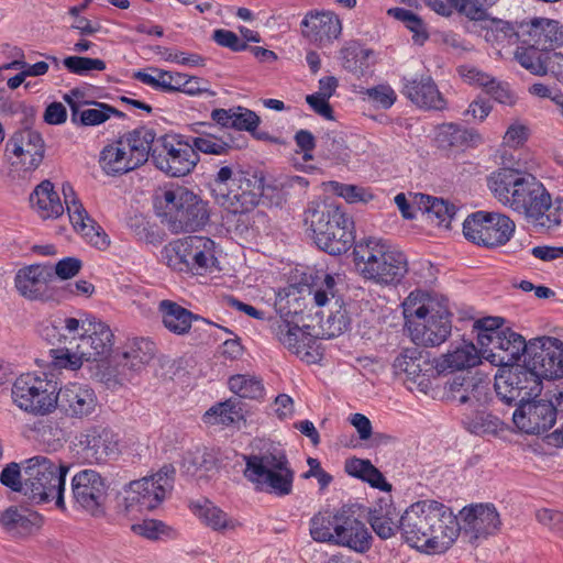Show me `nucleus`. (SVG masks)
<instances>
[{"instance_id": "nucleus-1", "label": "nucleus", "mask_w": 563, "mask_h": 563, "mask_svg": "<svg viewBox=\"0 0 563 563\" xmlns=\"http://www.w3.org/2000/svg\"><path fill=\"white\" fill-rule=\"evenodd\" d=\"M399 529L410 547L427 554H438L454 543L462 528L449 506L424 499L407 508Z\"/></svg>"}, {"instance_id": "nucleus-2", "label": "nucleus", "mask_w": 563, "mask_h": 563, "mask_svg": "<svg viewBox=\"0 0 563 563\" xmlns=\"http://www.w3.org/2000/svg\"><path fill=\"white\" fill-rule=\"evenodd\" d=\"M64 203L59 195L54 190L49 180H43L30 195V203L36 214L44 219H56L64 213L66 207L69 220L74 229L95 245L110 244L108 234L92 220L84 209L69 184L63 185Z\"/></svg>"}, {"instance_id": "nucleus-3", "label": "nucleus", "mask_w": 563, "mask_h": 563, "mask_svg": "<svg viewBox=\"0 0 563 563\" xmlns=\"http://www.w3.org/2000/svg\"><path fill=\"white\" fill-rule=\"evenodd\" d=\"M242 459L245 463L243 476L255 492L278 498L292 493L296 473L284 450L268 448L258 453L244 454Z\"/></svg>"}, {"instance_id": "nucleus-4", "label": "nucleus", "mask_w": 563, "mask_h": 563, "mask_svg": "<svg viewBox=\"0 0 563 563\" xmlns=\"http://www.w3.org/2000/svg\"><path fill=\"white\" fill-rule=\"evenodd\" d=\"M311 538L317 542L347 548L365 553L372 548V534L353 511L343 507L335 512H318L309 523Z\"/></svg>"}, {"instance_id": "nucleus-5", "label": "nucleus", "mask_w": 563, "mask_h": 563, "mask_svg": "<svg viewBox=\"0 0 563 563\" xmlns=\"http://www.w3.org/2000/svg\"><path fill=\"white\" fill-rule=\"evenodd\" d=\"M22 468L24 496L35 504L54 501L57 508H66L64 494L69 463L58 457L35 455L24 460Z\"/></svg>"}, {"instance_id": "nucleus-6", "label": "nucleus", "mask_w": 563, "mask_h": 563, "mask_svg": "<svg viewBox=\"0 0 563 563\" xmlns=\"http://www.w3.org/2000/svg\"><path fill=\"white\" fill-rule=\"evenodd\" d=\"M154 139V130L147 126L123 134L101 150L100 168L109 176H118L140 167L147 162Z\"/></svg>"}, {"instance_id": "nucleus-7", "label": "nucleus", "mask_w": 563, "mask_h": 563, "mask_svg": "<svg viewBox=\"0 0 563 563\" xmlns=\"http://www.w3.org/2000/svg\"><path fill=\"white\" fill-rule=\"evenodd\" d=\"M154 206L174 233L196 231L209 220L208 203L184 187L163 191Z\"/></svg>"}, {"instance_id": "nucleus-8", "label": "nucleus", "mask_w": 563, "mask_h": 563, "mask_svg": "<svg viewBox=\"0 0 563 563\" xmlns=\"http://www.w3.org/2000/svg\"><path fill=\"white\" fill-rule=\"evenodd\" d=\"M305 223L316 246H330L334 242L353 246L355 243L353 221L333 201H310L305 210Z\"/></svg>"}, {"instance_id": "nucleus-9", "label": "nucleus", "mask_w": 563, "mask_h": 563, "mask_svg": "<svg viewBox=\"0 0 563 563\" xmlns=\"http://www.w3.org/2000/svg\"><path fill=\"white\" fill-rule=\"evenodd\" d=\"M216 202L231 214L252 211L262 196V181L230 166L221 167L213 180Z\"/></svg>"}, {"instance_id": "nucleus-10", "label": "nucleus", "mask_w": 563, "mask_h": 563, "mask_svg": "<svg viewBox=\"0 0 563 563\" xmlns=\"http://www.w3.org/2000/svg\"><path fill=\"white\" fill-rule=\"evenodd\" d=\"M57 382L46 373L29 372L18 376L11 388L12 402L35 417L53 413L57 408Z\"/></svg>"}, {"instance_id": "nucleus-11", "label": "nucleus", "mask_w": 563, "mask_h": 563, "mask_svg": "<svg viewBox=\"0 0 563 563\" xmlns=\"http://www.w3.org/2000/svg\"><path fill=\"white\" fill-rule=\"evenodd\" d=\"M334 276H316L310 285H288L276 292L275 309L279 319H289L306 309L324 307L335 296Z\"/></svg>"}, {"instance_id": "nucleus-12", "label": "nucleus", "mask_w": 563, "mask_h": 563, "mask_svg": "<svg viewBox=\"0 0 563 563\" xmlns=\"http://www.w3.org/2000/svg\"><path fill=\"white\" fill-rule=\"evenodd\" d=\"M517 191L510 209L522 214L528 223L545 230L561 223L562 210L552 205L550 194L533 175L528 173Z\"/></svg>"}, {"instance_id": "nucleus-13", "label": "nucleus", "mask_w": 563, "mask_h": 563, "mask_svg": "<svg viewBox=\"0 0 563 563\" xmlns=\"http://www.w3.org/2000/svg\"><path fill=\"white\" fill-rule=\"evenodd\" d=\"M356 271L376 284L398 283L407 273V260L397 249H353Z\"/></svg>"}, {"instance_id": "nucleus-14", "label": "nucleus", "mask_w": 563, "mask_h": 563, "mask_svg": "<svg viewBox=\"0 0 563 563\" xmlns=\"http://www.w3.org/2000/svg\"><path fill=\"white\" fill-rule=\"evenodd\" d=\"M150 154L154 165L172 177L188 175L199 162V155L194 151L188 137L179 134L155 137Z\"/></svg>"}, {"instance_id": "nucleus-15", "label": "nucleus", "mask_w": 563, "mask_h": 563, "mask_svg": "<svg viewBox=\"0 0 563 563\" xmlns=\"http://www.w3.org/2000/svg\"><path fill=\"white\" fill-rule=\"evenodd\" d=\"M515 231L514 220L500 212L479 210L470 213L463 221L465 239L478 246L505 245Z\"/></svg>"}, {"instance_id": "nucleus-16", "label": "nucleus", "mask_w": 563, "mask_h": 563, "mask_svg": "<svg viewBox=\"0 0 563 563\" xmlns=\"http://www.w3.org/2000/svg\"><path fill=\"white\" fill-rule=\"evenodd\" d=\"M174 470L164 466L156 474L131 482L124 489V507L128 511L155 509L173 487Z\"/></svg>"}, {"instance_id": "nucleus-17", "label": "nucleus", "mask_w": 563, "mask_h": 563, "mask_svg": "<svg viewBox=\"0 0 563 563\" xmlns=\"http://www.w3.org/2000/svg\"><path fill=\"white\" fill-rule=\"evenodd\" d=\"M542 383L527 365H511L498 369L495 375V390L498 397L508 405H519L539 396Z\"/></svg>"}, {"instance_id": "nucleus-18", "label": "nucleus", "mask_w": 563, "mask_h": 563, "mask_svg": "<svg viewBox=\"0 0 563 563\" xmlns=\"http://www.w3.org/2000/svg\"><path fill=\"white\" fill-rule=\"evenodd\" d=\"M523 363L542 383L563 376V342L556 338L538 336L530 340Z\"/></svg>"}, {"instance_id": "nucleus-19", "label": "nucleus", "mask_w": 563, "mask_h": 563, "mask_svg": "<svg viewBox=\"0 0 563 563\" xmlns=\"http://www.w3.org/2000/svg\"><path fill=\"white\" fill-rule=\"evenodd\" d=\"M70 486L75 507L93 517L104 515L108 486L100 473L81 470L73 476Z\"/></svg>"}, {"instance_id": "nucleus-20", "label": "nucleus", "mask_w": 563, "mask_h": 563, "mask_svg": "<svg viewBox=\"0 0 563 563\" xmlns=\"http://www.w3.org/2000/svg\"><path fill=\"white\" fill-rule=\"evenodd\" d=\"M53 267L31 264L18 269L14 287L20 296L31 301L53 302L59 300V291L53 286Z\"/></svg>"}, {"instance_id": "nucleus-21", "label": "nucleus", "mask_w": 563, "mask_h": 563, "mask_svg": "<svg viewBox=\"0 0 563 563\" xmlns=\"http://www.w3.org/2000/svg\"><path fill=\"white\" fill-rule=\"evenodd\" d=\"M96 317L78 310L74 316L59 314L44 321L40 328V335L53 345H66L76 341L82 343V338L90 330Z\"/></svg>"}, {"instance_id": "nucleus-22", "label": "nucleus", "mask_w": 563, "mask_h": 563, "mask_svg": "<svg viewBox=\"0 0 563 563\" xmlns=\"http://www.w3.org/2000/svg\"><path fill=\"white\" fill-rule=\"evenodd\" d=\"M76 440L85 461L89 464H106L120 453L119 435L103 424L87 427Z\"/></svg>"}, {"instance_id": "nucleus-23", "label": "nucleus", "mask_w": 563, "mask_h": 563, "mask_svg": "<svg viewBox=\"0 0 563 563\" xmlns=\"http://www.w3.org/2000/svg\"><path fill=\"white\" fill-rule=\"evenodd\" d=\"M487 340L486 346L481 350V355L484 360L488 361L494 366L500 368L517 364L518 361L523 356L528 355V345L530 340L527 342L526 339L507 328L499 335L485 338Z\"/></svg>"}, {"instance_id": "nucleus-24", "label": "nucleus", "mask_w": 563, "mask_h": 563, "mask_svg": "<svg viewBox=\"0 0 563 563\" xmlns=\"http://www.w3.org/2000/svg\"><path fill=\"white\" fill-rule=\"evenodd\" d=\"M556 419V408L549 400H525L512 415L516 427L525 433L539 434L551 429Z\"/></svg>"}, {"instance_id": "nucleus-25", "label": "nucleus", "mask_w": 563, "mask_h": 563, "mask_svg": "<svg viewBox=\"0 0 563 563\" xmlns=\"http://www.w3.org/2000/svg\"><path fill=\"white\" fill-rule=\"evenodd\" d=\"M57 407L70 418L82 419L92 415L98 405L95 390L87 384L67 383L56 390Z\"/></svg>"}, {"instance_id": "nucleus-26", "label": "nucleus", "mask_w": 563, "mask_h": 563, "mask_svg": "<svg viewBox=\"0 0 563 563\" xmlns=\"http://www.w3.org/2000/svg\"><path fill=\"white\" fill-rule=\"evenodd\" d=\"M411 340L417 345L438 346L451 333L450 313L444 309H432L421 320L408 325Z\"/></svg>"}, {"instance_id": "nucleus-27", "label": "nucleus", "mask_w": 563, "mask_h": 563, "mask_svg": "<svg viewBox=\"0 0 563 563\" xmlns=\"http://www.w3.org/2000/svg\"><path fill=\"white\" fill-rule=\"evenodd\" d=\"M161 261L178 272L202 274L217 263L213 249H161Z\"/></svg>"}, {"instance_id": "nucleus-28", "label": "nucleus", "mask_w": 563, "mask_h": 563, "mask_svg": "<svg viewBox=\"0 0 563 563\" xmlns=\"http://www.w3.org/2000/svg\"><path fill=\"white\" fill-rule=\"evenodd\" d=\"M519 38L549 55L550 51L563 46V25L554 20L534 19L520 26Z\"/></svg>"}, {"instance_id": "nucleus-29", "label": "nucleus", "mask_w": 563, "mask_h": 563, "mask_svg": "<svg viewBox=\"0 0 563 563\" xmlns=\"http://www.w3.org/2000/svg\"><path fill=\"white\" fill-rule=\"evenodd\" d=\"M7 151L15 156L13 165H21L25 172L38 167L44 157V142L41 134L31 129L21 130L10 139Z\"/></svg>"}, {"instance_id": "nucleus-30", "label": "nucleus", "mask_w": 563, "mask_h": 563, "mask_svg": "<svg viewBox=\"0 0 563 563\" xmlns=\"http://www.w3.org/2000/svg\"><path fill=\"white\" fill-rule=\"evenodd\" d=\"M64 100L70 108V120L76 125L96 126L104 123L112 115L118 118H124L125 115L123 112L102 102H93L95 108H84L89 102L84 100V93L78 89H73L69 93H66Z\"/></svg>"}, {"instance_id": "nucleus-31", "label": "nucleus", "mask_w": 563, "mask_h": 563, "mask_svg": "<svg viewBox=\"0 0 563 563\" xmlns=\"http://www.w3.org/2000/svg\"><path fill=\"white\" fill-rule=\"evenodd\" d=\"M463 529L472 540L495 534L501 526L499 514L492 504L464 507L461 512Z\"/></svg>"}, {"instance_id": "nucleus-32", "label": "nucleus", "mask_w": 563, "mask_h": 563, "mask_svg": "<svg viewBox=\"0 0 563 563\" xmlns=\"http://www.w3.org/2000/svg\"><path fill=\"white\" fill-rule=\"evenodd\" d=\"M272 329L276 339L301 361L306 363L317 361V356L310 351L314 339L292 320L277 319L273 322Z\"/></svg>"}, {"instance_id": "nucleus-33", "label": "nucleus", "mask_w": 563, "mask_h": 563, "mask_svg": "<svg viewBox=\"0 0 563 563\" xmlns=\"http://www.w3.org/2000/svg\"><path fill=\"white\" fill-rule=\"evenodd\" d=\"M396 374H405L417 384L419 390L427 393L431 387L430 377L434 371V360L430 362L417 347L405 349L394 361Z\"/></svg>"}, {"instance_id": "nucleus-34", "label": "nucleus", "mask_w": 563, "mask_h": 563, "mask_svg": "<svg viewBox=\"0 0 563 563\" xmlns=\"http://www.w3.org/2000/svg\"><path fill=\"white\" fill-rule=\"evenodd\" d=\"M404 80L402 93L420 109L442 111L446 108V100L430 76Z\"/></svg>"}, {"instance_id": "nucleus-35", "label": "nucleus", "mask_w": 563, "mask_h": 563, "mask_svg": "<svg viewBox=\"0 0 563 563\" xmlns=\"http://www.w3.org/2000/svg\"><path fill=\"white\" fill-rule=\"evenodd\" d=\"M303 35L319 46H325L336 40L342 32L339 16L331 11L310 12L301 22Z\"/></svg>"}, {"instance_id": "nucleus-36", "label": "nucleus", "mask_w": 563, "mask_h": 563, "mask_svg": "<svg viewBox=\"0 0 563 563\" xmlns=\"http://www.w3.org/2000/svg\"><path fill=\"white\" fill-rule=\"evenodd\" d=\"M85 349L88 361L104 362L113 351L114 334L111 328L100 319L96 318L90 330L79 343Z\"/></svg>"}, {"instance_id": "nucleus-37", "label": "nucleus", "mask_w": 563, "mask_h": 563, "mask_svg": "<svg viewBox=\"0 0 563 563\" xmlns=\"http://www.w3.org/2000/svg\"><path fill=\"white\" fill-rule=\"evenodd\" d=\"M527 172L516 168H499L493 172L487 178V186L493 196L504 206L511 208L514 198L518 194Z\"/></svg>"}, {"instance_id": "nucleus-38", "label": "nucleus", "mask_w": 563, "mask_h": 563, "mask_svg": "<svg viewBox=\"0 0 563 563\" xmlns=\"http://www.w3.org/2000/svg\"><path fill=\"white\" fill-rule=\"evenodd\" d=\"M481 358V349L477 350L473 343L462 342L451 345L445 354L434 358V371L443 374L464 369L477 365Z\"/></svg>"}, {"instance_id": "nucleus-39", "label": "nucleus", "mask_w": 563, "mask_h": 563, "mask_svg": "<svg viewBox=\"0 0 563 563\" xmlns=\"http://www.w3.org/2000/svg\"><path fill=\"white\" fill-rule=\"evenodd\" d=\"M211 118L218 124L224 128H233L239 131H247L262 140V134H255L261 123L260 117L252 110L243 107H233L230 109H214Z\"/></svg>"}, {"instance_id": "nucleus-40", "label": "nucleus", "mask_w": 563, "mask_h": 563, "mask_svg": "<svg viewBox=\"0 0 563 563\" xmlns=\"http://www.w3.org/2000/svg\"><path fill=\"white\" fill-rule=\"evenodd\" d=\"M0 522L9 533L27 536L40 529L42 516L29 509L10 507L1 514Z\"/></svg>"}, {"instance_id": "nucleus-41", "label": "nucleus", "mask_w": 563, "mask_h": 563, "mask_svg": "<svg viewBox=\"0 0 563 563\" xmlns=\"http://www.w3.org/2000/svg\"><path fill=\"white\" fill-rule=\"evenodd\" d=\"M435 141L442 148L471 147L481 143L482 137L474 129L450 122L438 126Z\"/></svg>"}, {"instance_id": "nucleus-42", "label": "nucleus", "mask_w": 563, "mask_h": 563, "mask_svg": "<svg viewBox=\"0 0 563 563\" xmlns=\"http://www.w3.org/2000/svg\"><path fill=\"white\" fill-rule=\"evenodd\" d=\"M194 515L207 527L214 531L225 532L235 529L236 520L230 518L222 509L210 500L191 503Z\"/></svg>"}, {"instance_id": "nucleus-43", "label": "nucleus", "mask_w": 563, "mask_h": 563, "mask_svg": "<svg viewBox=\"0 0 563 563\" xmlns=\"http://www.w3.org/2000/svg\"><path fill=\"white\" fill-rule=\"evenodd\" d=\"M484 389L485 386L477 383L474 377L457 376L445 384L444 395L446 399L457 401L460 405H474L481 400Z\"/></svg>"}, {"instance_id": "nucleus-44", "label": "nucleus", "mask_w": 563, "mask_h": 563, "mask_svg": "<svg viewBox=\"0 0 563 563\" xmlns=\"http://www.w3.org/2000/svg\"><path fill=\"white\" fill-rule=\"evenodd\" d=\"M374 55L373 49L350 43L341 49L342 66L358 78L366 76L375 63Z\"/></svg>"}, {"instance_id": "nucleus-45", "label": "nucleus", "mask_w": 563, "mask_h": 563, "mask_svg": "<svg viewBox=\"0 0 563 563\" xmlns=\"http://www.w3.org/2000/svg\"><path fill=\"white\" fill-rule=\"evenodd\" d=\"M159 311L165 328L178 335L187 333L191 328L192 321L198 319V316L170 300H162L159 302Z\"/></svg>"}, {"instance_id": "nucleus-46", "label": "nucleus", "mask_w": 563, "mask_h": 563, "mask_svg": "<svg viewBox=\"0 0 563 563\" xmlns=\"http://www.w3.org/2000/svg\"><path fill=\"white\" fill-rule=\"evenodd\" d=\"M344 470L350 476L360 478L374 488H378L382 492L391 490V485L385 479L382 472L368 460L357 457L349 459L345 461Z\"/></svg>"}, {"instance_id": "nucleus-47", "label": "nucleus", "mask_w": 563, "mask_h": 563, "mask_svg": "<svg viewBox=\"0 0 563 563\" xmlns=\"http://www.w3.org/2000/svg\"><path fill=\"white\" fill-rule=\"evenodd\" d=\"M155 350V343L150 339H133L123 352L122 366L133 372H140L154 357Z\"/></svg>"}, {"instance_id": "nucleus-48", "label": "nucleus", "mask_w": 563, "mask_h": 563, "mask_svg": "<svg viewBox=\"0 0 563 563\" xmlns=\"http://www.w3.org/2000/svg\"><path fill=\"white\" fill-rule=\"evenodd\" d=\"M419 205L428 221L446 229L450 227L456 211L455 206L446 200L427 195H421Z\"/></svg>"}, {"instance_id": "nucleus-49", "label": "nucleus", "mask_w": 563, "mask_h": 563, "mask_svg": "<svg viewBox=\"0 0 563 563\" xmlns=\"http://www.w3.org/2000/svg\"><path fill=\"white\" fill-rule=\"evenodd\" d=\"M51 365L56 369L76 372L85 363H90L86 356L85 349L79 343L75 347L58 346L49 350Z\"/></svg>"}, {"instance_id": "nucleus-50", "label": "nucleus", "mask_w": 563, "mask_h": 563, "mask_svg": "<svg viewBox=\"0 0 563 563\" xmlns=\"http://www.w3.org/2000/svg\"><path fill=\"white\" fill-rule=\"evenodd\" d=\"M519 45L515 52L516 60L531 74L537 76L545 75L548 71L549 55L536 46L527 45L519 38Z\"/></svg>"}, {"instance_id": "nucleus-51", "label": "nucleus", "mask_w": 563, "mask_h": 563, "mask_svg": "<svg viewBox=\"0 0 563 563\" xmlns=\"http://www.w3.org/2000/svg\"><path fill=\"white\" fill-rule=\"evenodd\" d=\"M197 135L189 136V143L192 145L194 151L211 155H223L232 148L228 140L222 136H217L214 133L207 130H195Z\"/></svg>"}, {"instance_id": "nucleus-52", "label": "nucleus", "mask_w": 563, "mask_h": 563, "mask_svg": "<svg viewBox=\"0 0 563 563\" xmlns=\"http://www.w3.org/2000/svg\"><path fill=\"white\" fill-rule=\"evenodd\" d=\"M238 405L239 402L232 399L219 402L206 411L203 421L211 426H230L242 417L241 408Z\"/></svg>"}, {"instance_id": "nucleus-53", "label": "nucleus", "mask_w": 563, "mask_h": 563, "mask_svg": "<svg viewBox=\"0 0 563 563\" xmlns=\"http://www.w3.org/2000/svg\"><path fill=\"white\" fill-rule=\"evenodd\" d=\"M229 388L241 398L257 399L264 394V386L260 378L247 374H236L229 378Z\"/></svg>"}, {"instance_id": "nucleus-54", "label": "nucleus", "mask_w": 563, "mask_h": 563, "mask_svg": "<svg viewBox=\"0 0 563 563\" xmlns=\"http://www.w3.org/2000/svg\"><path fill=\"white\" fill-rule=\"evenodd\" d=\"M432 301L422 291H411L402 302L404 317L406 319V328L421 320L429 311L432 310Z\"/></svg>"}, {"instance_id": "nucleus-55", "label": "nucleus", "mask_w": 563, "mask_h": 563, "mask_svg": "<svg viewBox=\"0 0 563 563\" xmlns=\"http://www.w3.org/2000/svg\"><path fill=\"white\" fill-rule=\"evenodd\" d=\"M368 522L380 539H389L398 528L391 507H379L369 510Z\"/></svg>"}, {"instance_id": "nucleus-56", "label": "nucleus", "mask_w": 563, "mask_h": 563, "mask_svg": "<svg viewBox=\"0 0 563 563\" xmlns=\"http://www.w3.org/2000/svg\"><path fill=\"white\" fill-rule=\"evenodd\" d=\"M387 14L402 22L413 33L412 40L415 43L423 44L429 37L424 22L412 11L404 8H391L388 9Z\"/></svg>"}, {"instance_id": "nucleus-57", "label": "nucleus", "mask_w": 563, "mask_h": 563, "mask_svg": "<svg viewBox=\"0 0 563 563\" xmlns=\"http://www.w3.org/2000/svg\"><path fill=\"white\" fill-rule=\"evenodd\" d=\"M463 423L476 435L496 433L500 427V420L485 410H478L474 416H465Z\"/></svg>"}, {"instance_id": "nucleus-58", "label": "nucleus", "mask_w": 563, "mask_h": 563, "mask_svg": "<svg viewBox=\"0 0 563 563\" xmlns=\"http://www.w3.org/2000/svg\"><path fill=\"white\" fill-rule=\"evenodd\" d=\"M362 99L371 102L376 108L389 109L397 100L395 90L387 84H380L372 88L360 90Z\"/></svg>"}, {"instance_id": "nucleus-59", "label": "nucleus", "mask_w": 563, "mask_h": 563, "mask_svg": "<svg viewBox=\"0 0 563 563\" xmlns=\"http://www.w3.org/2000/svg\"><path fill=\"white\" fill-rule=\"evenodd\" d=\"M131 530L140 537L148 540H161L164 538H172L174 530L166 526L163 521L156 519H144L140 522L133 523Z\"/></svg>"}, {"instance_id": "nucleus-60", "label": "nucleus", "mask_w": 563, "mask_h": 563, "mask_svg": "<svg viewBox=\"0 0 563 563\" xmlns=\"http://www.w3.org/2000/svg\"><path fill=\"white\" fill-rule=\"evenodd\" d=\"M504 319L498 317H486L482 318L475 321L474 323V330L477 334V343L483 350L486 346L485 338H492L497 336L500 334V332H504L506 328L503 327Z\"/></svg>"}, {"instance_id": "nucleus-61", "label": "nucleus", "mask_w": 563, "mask_h": 563, "mask_svg": "<svg viewBox=\"0 0 563 563\" xmlns=\"http://www.w3.org/2000/svg\"><path fill=\"white\" fill-rule=\"evenodd\" d=\"M63 64L70 73L80 76L87 75L92 70L102 71L106 69V63L99 58L68 56L63 60Z\"/></svg>"}, {"instance_id": "nucleus-62", "label": "nucleus", "mask_w": 563, "mask_h": 563, "mask_svg": "<svg viewBox=\"0 0 563 563\" xmlns=\"http://www.w3.org/2000/svg\"><path fill=\"white\" fill-rule=\"evenodd\" d=\"M0 482L11 490L24 495L25 478H23L22 464L15 462L8 464L0 474Z\"/></svg>"}, {"instance_id": "nucleus-63", "label": "nucleus", "mask_w": 563, "mask_h": 563, "mask_svg": "<svg viewBox=\"0 0 563 563\" xmlns=\"http://www.w3.org/2000/svg\"><path fill=\"white\" fill-rule=\"evenodd\" d=\"M328 188L333 194L345 199L349 203L357 201H367L371 195L365 189L355 185L341 184L339 181H329Z\"/></svg>"}, {"instance_id": "nucleus-64", "label": "nucleus", "mask_w": 563, "mask_h": 563, "mask_svg": "<svg viewBox=\"0 0 563 563\" xmlns=\"http://www.w3.org/2000/svg\"><path fill=\"white\" fill-rule=\"evenodd\" d=\"M520 31L517 33L510 22L503 20H493L490 26L486 30L485 38L487 41L503 43L510 41L514 36L519 38Z\"/></svg>"}]
</instances>
